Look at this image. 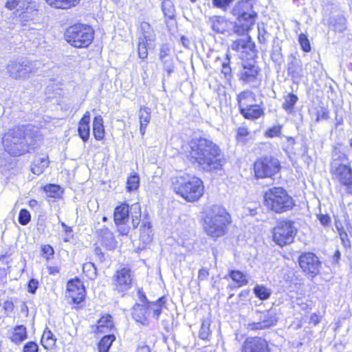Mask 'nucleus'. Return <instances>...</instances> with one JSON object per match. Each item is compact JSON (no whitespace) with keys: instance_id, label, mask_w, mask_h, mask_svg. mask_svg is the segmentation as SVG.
<instances>
[{"instance_id":"obj_1","label":"nucleus","mask_w":352,"mask_h":352,"mask_svg":"<svg viewBox=\"0 0 352 352\" xmlns=\"http://www.w3.org/2000/svg\"><path fill=\"white\" fill-rule=\"evenodd\" d=\"M188 157L197 163L204 170L212 172L221 170L226 160L221 149L212 140L199 137L192 138L188 143Z\"/></svg>"},{"instance_id":"obj_2","label":"nucleus","mask_w":352,"mask_h":352,"mask_svg":"<svg viewBox=\"0 0 352 352\" xmlns=\"http://www.w3.org/2000/svg\"><path fill=\"white\" fill-rule=\"evenodd\" d=\"M36 131L27 126L10 129L2 137V145L6 152L13 157L30 153L36 140Z\"/></svg>"},{"instance_id":"obj_3","label":"nucleus","mask_w":352,"mask_h":352,"mask_svg":"<svg viewBox=\"0 0 352 352\" xmlns=\"http://www.w3.org/2000/svg\"><path fill=\"white\" fill-rule=\"evenodd\" d=\"M255 5L254 0H241L232 7L230 13L236 18L233 25V33L241 35L250 31L258 18Z\"/></svg>"},{"instance_id":"obj_4","label":"nucleus","mask_w":352,"mask_h":352,"mask_svg":"<svg viewBox=\"0 0 352 352\" xmlns=\"http://www.w3.org/2000/svg\"><path fill=\"white\" fill-rule=\"evenodd\" d=\"M231 221V217L225 208L213 205L204 219V229L208 236L217 239L226 233Z\"/></svg>"},{"instance_id":"obj_5","label":"nucleus","mask_w":352,"mask_h":352,"mask_svg":"<svg viewBox=\"0 0 352 352\" xmlns=\"http://www.w3.org/2000/svg\"><path fill=\"white\" fill-rule=\"evenodd\" d=\"M173 186L177 195L190 202L197 201L204 193L203 182L195 176H177L173 179Z\"/></svg>"},{"instance_id":"obj_6","label":"nucleus","mask_w":352,"mask_h":352,"mask_svg":"<svg viewBox=\"0 0 352 352\" xmlns=\"http://www.w3.org/2000/svg\"><path fill=\"white\" fill-rule=\"evenodd\" d=\"M264 199L266 206L278 214L291 210L295 206L293 198L281 187L270 188L265 192Z\"/></svg>"},{"instance_id":"obj_7","label":"nucleus","mask_w":352,"mask_h":352,"mask_svg":"<svg viewBox=\"0 0 352 352\" xmlns=\"http://www.w3.org/2000/svg\"><path fill=\"white\" fill-rule=\"evenodd\" d=\"M94 30L85 24L78 23L69 27L65 33V40L76 48L88 47L94 39Z\"/></svg>"},{"instance_id":"obj_8","label":"nucleus","mask_w":352,"mask_h":352,"mask_svg":"<svg viewBox=\"0 0 352 352\" xmlns=\"http://www.w3.org/2000/svg\"><path fill=\"white\" fill-rule=\"evenodd\" d=\"M130 217L133 228H138L141 217V208L138 203L131 206L123 203L115 208L113 220L116 224L128 223Z\"/></svg>"},{"instance_id":"obj_9","label":"nucleus","mask_w":352,"mask_h":352,"mask_svg":"<svg viewBox=\"0 0 352 352\" xmlns=\"http://www.w3.org/2000/svg\"><path fill=\"white\" fill-rule=\"evenodd\" d=\"M297 234L294 222L284 219L277 222L273 231V241L279 246L283 247L294 241Z\"/></svg>"},{"instance_id":"obj_10","label":"nucleus","mask_w":352,"mask_h":352,"mask_svg":"<svg viewBox=\"0 0 352 352\" xmlns=\"http://www.w3.org/2000/svg\"><path fill=\"white\" fill-rule=\"evenodd\" d=\"M280 170L279 160L272 155L258 157L254 164V171L257 179L272 177Z\"/></svg>"},{"instance_id":"obj_11","label":"nucleus","mask_w":352,"mask_h":352,"mask_svg":"<svg viewBox=\"0 0 352 352\" xmlns=\"http://www.w3.org/2000/svg\"><path fill=\"white\" fill-rule=\"evenodd\" d=\"M135 280V274L131 268L122 267L118 270L111 278L112 289L124 296L125 293L132 288Z\"/></svg>"},{"instance_id":"obj_12","label":"nucleus","mask_w":352,"mask_h":352,"mask_svg":"<svg viewBox=\"0 0 352 352\" xmlns=\"http://www.w3.org/2000/svg\"><path fill=\"white\" fill-rule=\"evenodd\" d=\"M37 67L38 62H32L26 58L21 57L10 60L6 69L9 75L17 80L28 78L29 74L34 72Z\"/></svg>"},{"instance_id":"obj_13","label":"nucleus","mask_w":352,"mask_h":352,"mask_svg":"<svg viewBox=\"0 0 352 352\" xmlns=\"http://www.w3.org/2000/svg\"><path fill=\"white\" fill-rule=\"evenodd\" d=\"M298 263L302 271L311 278L320 272L321 262L313 252L302 253L298 257Z\"/></svg>"},{"instance_id":"obj_14","label":"nucleus","mask_w":352,"mask_h":352,"mask_svg":"<svg viewBox=\"0 0 352 352\" xmlns=\"http://www.w3.org/2000/svg\"><path fill=\"white\" fill-rule=\"evenodd\" d=\"M331 172L333 179L340 184L347 187L352 186V169L349 166L334 161L331 164Z\"/></svg>"},{"instance_id":"obj_15","label":"nucleus","mask_w":352,"mask_h":352,"mask_svg":"<svg viewBox=\"0 0 352 352\" xmlns=\"http://www.w3.org/2000/svg\"><path fill=\"white\" fill-rule=\"evenodd\" d=\"M241 352H271V349L266 340L260 337H250L243 343Z\"/></svg>"},{"instance_id":"obj_16","label":"nucleus","mask_w":352,"mask_h":352,"mask_svg":"<svg viewBox=\"0 0 352 352\" xmlns=\"http://www.w3.org/2000/svg\"><path fill=\"white\" fill-rule=\"evenodd\" d=\"M260 72L258 66L252 63L245 62L238 74L239 80L245 83H254Z\"/></svg>"},{"instance_id":"obj_17","label":"nucleus","mask_w":352,"mask_h":352,"mask_svg":"<svg viewBox=\"0 0 352 352\" xmlns=\"http://www.w3.org/2000/svg\"><path fill=\"white\" fill-rule=\"evenodd\" d=\"M212 30L217 34H230V30L233 32L234 23L228 21L223 16H212L209 19Z\"/></svg>"},{"instance_id":"obj_18","label":"nucleus","mask_w":352,"mask_h":352,"mask_svg":"<svg viewBox=\"0 0 352 352\" xmlns=\"http://www.w3.org/2000/svg\"><path fill=\"white\" fill-rule=\"evenodd\" d=\"M258 42L260 44L261 50L263 52H266L267 50L268 42L276 36H273L272 33V27L266 25L264 23L258 24Z\"/></svg>"},{"instance_id":"obj_19","label":"nucleus","mask_w":352,"mask_h":352,"mask_svg":"<svg viewBox=\"0 0 352 352\" xmlns=\"http://www.w3.org/2000/svg\"><path fill=\"white\" fill-rule=\"evenodd\" d=\"M248 33L241 34L240 36H242V38L234 41L231 44L232 50L236 52H243L244 50L247 49L251 52H254L256 45Z\"/></svg>"},{"instance_id":"obj_20","label":"nucleus","mask_w":352,"mask_h":352,"mask_svg":"<svg viewBox=\"0 0 352 352\" xmlns=\"http://www.w3.org/2000/svg\"><path fill=\"white\" fill-rule=\"evenodd\" d=\"M287 71L293 82L298 84L302 76V67L300 60L292 57V60L287 63Z\"/></svg>"},{"instance_id":"obj_21","label":"nucleus","mask_w":352,"mask_h":352,"mask_svg":"<svg viewBox=\"0 0 352 352\" xmlns=\"http://www.w3.org/2000/svg\"><path fill=\"white\" fill-rule=\"evenodd\" d=\"M239 112L248 120H256L264 114L263 109L255 104H249L244 106L243 108L241 107Z\"/></svg>"},{"instance_id":"obj_22","label":"nucleus","mask_w":352,"mask_h":352,"mask_svg":"<svg viewBox=\"0 0 352 352\" xmlns=\"http://www.w3.org/2000/svg\"><path fill=\"white\" fill-rule=\"evenodd\" d=\"M90 113L87 111L80 119L78 126V133L84 142H87L90 135Z\"/></svg>"},{"instance_id":"obj_23","label":"nucleus","mask_w":352,"mask_h":352,"mask_svg":"<svg viewBox=\"0 0 352 352\" xmlns=\"http://www.w3.org/2000/svg\"><path fill=\"white\" fill-rule=\"evenodd\" d=\"M132 316L137 322L144 323L150 316L148 305L135 304L133 308Z\"/></svg>"},{"instance_id":"obj_24","label":"nucleus","mask_w":352,"mask_h":352,"mask_svg":"<svg viewBox=\"0 0 352 352\" xmlns=\"http://www.w3.org/2000/svg\"><path fill=\"white\" fill-rule=\"evenodd\" d=\"M259 320L263 323L264 327L268 329L276 325L278 322V317L275 309H270L260 313Z\"/></svg>"},{"instance_id":"obj_25","label":"nucleus","mask_w":352,"mask_h":352,"mask_svg":"<svg viewBox=\"0 0 352 352\" xmlns=\"http://www.w3.org/2000/svg\"><path fill=\"white\" fill-rule=\"evenodd\" d=\"M166 298L164 296H162L156 301L149 302L147 304L149 313H153V316L155 320H159L163 307H166Z\"/></svg>"},{"instance_id":"obj_26","label":"nucleus","mask_w":352,"mask_h":352,"mask_svg":"<svg viewBox=\"0 0 352 352\" xmlns=\"http://www.w3.org/2000/svg\"><path fill=\"white\" fill-rule=\"evenodd\" d=\"M48 156L45 155L34 160L31 164V171L36 175L43 173L45 169L49 166Z\"/></svg>"},{"instance_id":"obj_27","label":"nucleus","mask_w":352,"mask_h":352,"mask_svg":"<svg viewBox=\"0 0 352 352\" xmlns=\"http://www.w3.org/2000/svg\"><path fill=\"white\" fill-rule=\"evenodd\" d=\"M28 338L27 329L24 325H16L13 329L10 340L15 344L19 345Z\"/></svg>"},{"instance_id":"obj_28","label":"nucleus","mask_w":352,"mask_h":352,"mask_svg":"<svg viewBox=\"0 0 352 352\" xmlns=\"http://www.w3.org/2000/svg\"><path fill=\"white\" fill-rule=\"evenodd\" d=\"M270 56L272 61L276 65H280L283 62L282 48L278 37L273 38Z\"/></svg>"},{"instance_id":"obj_29","label":"nucleus","mask_w":352,"mask_h":352,"mask_svg":"<svg viewBox=\"0 0 352 352\" xmlns=\"http://www.w3.org/2000/svg\"><path fill=\"white\" fill-rule=\"evenodd\" d=\"M104 121L101 116H96L93 121V133L96 140H102L104 138Z\"/></svg>"},{"instance_id":"obj_30","label":"nucleus","mask_w":352,"mask_h":352,"mask_svg":"<svg viewBox=\"0 0 352 352\" xmlns=\"http://www.w3.org/2000/svg\"><path fill=\"white\" fill-rule=\"evenodd\" d=\"M102 243L109 250L113 249L116 245V240L108 228H103L100 230Z\"/></svg>"},{"instance_id":"obj_31","label":"nucleus","mask_w":352,"mask_h":352,"mask_svg":"<svg viewBox=\"0 0 352 352\" xmlns=\"http://www.w3.org/2000/svg\"><path fill=\"white\" fill-rule=\"evenodd\" d=\"M141 36L138 39L146 41L148 42H154L155 40V33L151 25L145 21L140 24Z\"/></svg>"},{"instance_id":"obj_32","label":"nucleus","mask_w":352,"mask_h":352,"mask_svg":"<svg viewBox=\"0 0 352 352\" xmlns=\"http://www.w3.org/2000/svg\"><path fill=\"white\" fill-rule=\"evenodd\" d=\"M138 116L140 124V131L141 134L143 135H144L146 126L151 120L150 109L146 107H141L138 112Z\"/></svg>"},{"instance_id":"obj_33","label":"nucleus","mask_w":352,"mask_h":352,"mask_svg":"<svg viewBox=\"0 0 352 352\" xmlns=\"http://www.w3.org/2000/svg\"><path fill=\"white\" fill-rule=\"evenodd\" d=\"M140 239L144 244L149 243L153 239V231L151 224L148 221H144L140 226Z\"/></svg>"},{"instance_id":"obj_34","label":"nucleus","mask_w":352,"mask_h":352,"mask_svg":"<svg viewBox=\"0 0 352 352\" xmlns=\"http://www.w3.org/2000/svg\"><path fill=\"white\" fill-rule=\"evenodd\" d=\"M45 1L54 8L68 9L78 4L80 0H45Z\"/></svg>"},{"instance_id":"obj_35","label":"nucleus","mask_w":352,"mask_h":352,"mask_svg":"<svg viewBox=\"0 0 352 352\" xmlns=\"http://www.w3.org/2000/svg\"><path fill=\"white\" fill-rule=\"evenodd\" d=\"M283 99V109L288 113H293L294 107L298 100V97L294 94L289 93L284 96Z\"/></svg>"},{"instance_id":"obj_36","label":"nucleus","mask_w":352,"mask_h":352,"mask_svg":"<svg viewBox=\"0 0 352 352\" xmlns=\"http://www.w3.org/2000/svg\"><path fill=\"white\" fill-rule=\"evenodd\" d=\"M41 342L43 346L49 350L55 346L56 338L53 333L47 328L43 333Z\"/></svg>"},{"instance_id":"obj_37","label":"nucleus","mask_w":352,"mask_h":352,"mask_svg":"<svg viewBox=\"0 0 352 352\" xmlns=\"http://www.w3.org/2000/svg\"><path fill=\"white\" fill-rule=\"evenodd\" d=\"M164 16L169 19H174L176 10L173 2L171 0H164L161 5Z\"/></svg>"},{"instance_id":"obj_38","label":"nucleus","mask_w":352,"mask_h":352,"mask_svg":"<svg viewBox=\"0 0 352 352\" xmlns=\"http://www.w3.org/2000/svg\"><path fill=\"white\" fill-rule=\"evenodd\" d=\"M74 290H80V296H85V288L82 281L78 278L69 280L67 284V292H74Z\"/></svg>"},{"instance_id":"obj_39","label":"nucleus","mask_w":352,"mask_h":352,"mask_svg":"<svg viewBox=\"0 0 352 352\" xmlns=\"http://www.w3.org/2000/svg\"><path fill=\"white\" fill-rule=\"evenodd\" d=\"M116 337L113 334H109L103 336L98 344L99 352H109L111 346L112 345Z\"/></svg>"},{"instance_id":"obj_40","label":"nucleus","mask_w":352,"mask_h":352,"mask_svg":"<svg viewBox=\"0 0 352 352\" xmlns=\"http://www.w3.org/2000/svg\"><path fill=\"white\" fill-rule=\"evenodd\" d=\"M253 292L255 296L261 300H267L272 294V290L263 285H256Z\"/></svg>"},{"instance_id":"obj_41","label":"nucleus","mask_w":352,"mask_h":352,"mask_svg":"<svg viewBox=\"0 0 352 352\" xmlns=\"http://www.w3.org/2000/svg\"><path fill=\"white\" fill-rule=\"evenodd\" d=\"M43 190L47 196L53 198H60L63 192L59 185L52 184L45 186Z\"/></svg>"},{"instance_id":"obj_42","label":"nucleus","mask_w":352,"mask_h":352,"mask_svg":"<svg viewBox=\"0 0 352 352\" xmlns=\"http://www.w3.org/2000/svg\"><path fill=\"white\" fill-rule=\"evenodd\" d=\"M253 93L251 91L247 90L241 92L237 96V102L239 109L241 107L243 108L244 106L249 104V102H250L251 99H254Z\"/></svg>"},{"instance_id":"obj_43","label":"nucleus","mask_w":352,"mask_h":352,"mask_svg":"<svg viewBox=\"0 0 352 352\" xmlns=\"http://www.w3.org/2000/svg\"><path fill=\"white\" fill-rule=\"evenodd\" d=\"M230 277L233 281L239 284V286L246 285L248 281L246 278V276L239 270H231L229 272Z\"/></svg>"},{"instance_id":"obj_44","label":"nucleus","mask_w":352,"mask_h":352,"mask_svg":"<svg viewBox=\"0 0 352 352\" xmlns=\"http://www.w3.org/2000/svg\"><path fill=\"white\" fill-rule=\"evenodd\" d=\"M221 73L224 75L226 80H230L232 78L230 58L228 54H226V57L221 63Z\"/></svg>"},{"instance_id":"obj_45","label":"nucleus","mask_w":352,"mask_h":352,"mask_svg":"<svg viewBox=\"0 0 352 352\" xmlns=\"http://www.w3.org/2000/svg\"><path fill=\"white\" fill-rule=\"evenodd\" d=\"M82 270L85 275L91 280H94L97 276L96 267L92 263H85Z\"/></svg>"},{"instance_id":"obj_46","label":"nucleus","mask_w":352,"mask_h":352,"mask_svg":"<svg viewBox=\"0 0 352 352\" xmlns=\"http://www.w3.org/2000/svg\"><path fill=\"white\" fill-rule=\"evenodd\" d=\"M210 322L207 320H203L201 328L199 331V338L201 340H208L211 336L210 329Z\"/></svg>"},{"instance_id":"obj_47","label":"nucleus","mask_w":352,"mask_h":352,"mask_svg":"<svg viewBox=\"0 0 352 352\" xmlns=\"http://www.w3.org/2000/svg\"><path fill=\"white\" fill-rule=\"evenodd\" d=\"M213 8L223 12H226L230 8L234 0H211Z\"/></svg>"},{"instance_id":"obj_48","label":"nucleus","mask_w":352,"mask_h":352,"mask_svg":"<svg viewBox=\"0 0 352 352\" xmlns=\"http://www.w3.org/2000/svg\"><path fill=\"white\" fill-rule=\"evenodd\" d=\"M138 40V56L140 58L145 59L148 56V46L151 45L152 42L146 43V41Z\"/></svg>"},{"instance_id":"obj_49","label":"nucleus","mask_w":352,"mask_h":352,"mask_svg":"<svg viewBox=\"0 0 352 352\" xmlns=\"http://www.w3.org/2000/svg\"><path fill=\"white\" fill-rule=\"evenodd\" d=\"M140 178L137 174L131 175L126 182V188L128 191H132L139 188Z\"/></svg>"},{"instance_id":"obj_50","label":"nucleus","mask_w":352,"mask_h":352,"mask_svg":"<svg viewBox=\"0 0 352 352\" xmlns=\"http://www.w3.org/2000/svg\"><path fill=\"white\" fill-rule=\"evenodd\" d=\"M18 221L21 225L26 226L31 221V214L27 209H21L19 214Z\"/></svg>"},{"instance_id":"obj_51","label":"nucleus","mask_w":352,"mask_h":352,"mask_svg":"<svg viewBox=\"0 0 352 352\" xmlns=\"http://www.w3.org/2000/svg\"><path fill=\"white\" fill-rule=\"evenodd\" d=\"M298 42L304 52H308L311 51V45L309 41L305 34H300L298 36Z\"/></svg>"},{"instance_id":"obj_52","label":"nucleus","mask_w":352,"mask_h":352,"mask_svg":"<svg viewBox=\"0 0 352 352\" xmlns=\"http://www.w3.org/2000/svg\"><path fill=\"white\" fill-rule=\"evenodd\" d=\"M112 317L111 316L107 314L105 316H103L99 320H98V328L100 329L102 327H107L110 328L113 326L112 323Z\"/></svg>"},{"instance_id":"obj_53","label":"nucleus","mask_w":352,"mask_h":352,"mask_svg":"<svg viewBox=\"0 0 352 352\" xmlns=\"http://www.w3.org/2000/svg\"><path fill=\"white\" fill-rule=\"evenodd\" d=\"M281 126L276 125L274 126L270 129H268L265 135L267 138H274V137H278L280 135L281 133Z\"/></svg>"},{"instance_id":"obj_54","label":"nucleus","mask_w":352,"mask_h":352,"mask_svg":"<svg viewBox=\"0 0 352 352\" xmlns=\"http://www.w3.org/2000/svg\"><path fill=\"white\" fill-rule=\"evenodd\" d=\"M68 297L72 298V300L75 304H80L85 299V296H80V290H74V292H69Z\"/></svg>"},{"instance_id":"obj_55","label":"nucleus","mask_w":352,"mask_h":352,"mask_svg":"<svg viewBox=\"0 0 352 352\" xmlns=\"http://www.w3.org/2000/svg\"><path fill=\"white\" fill-rule=\"evenodd\" d=\"M316 115V122L327 120L329 118V111L327 108L320 107L319 109H317Z\"/></svg>"},{"instance_id":"obj_56","label":"nucleus","mask_w":352,"mask_h":352,"mask_svg":"<svg viewBox=\"0 0 352 352\" xmlns=\"http://www.w3.org/2000/svg\"><path fill=\"white\" fill-rule=\"evenodd\" d=\"M170 48L168 44H163L161 45L160 49V60L170 58Z\"/></svg>"},{"instance_id":"obj_57","label":"nucleus","mask_w":352,"mask_h":352,"mask_svg":"<svg viewBox=\"0 0 352 352\" xmlns=\"http://www.w3.org/2000/svg\"><path fill=\"white\" fill-rule=\"evenodd\" d=\"M161 60L163 63L164 69L167 72L168 76H170V74L174 70V65L172 58H166Z\"/></svg>"},{"instance_id":"obj_58","label":"nucleus","mask_w":352,"mask_h":352,"mask_svg":"<svg viewBox=\"0 0 352 352\" xmlns=\"http://www.w3.org/2000/svg\"><path fill=\"white\" fill-rule=\"evenodd\" d=\"M23 352H39L38 345L33 341L28 342L23 346Z\"/></svg>"},{"instance_id":"obj_59","label":"nucleus","mask_w":352,"mask_h":352,"mask_svg":"<svg viewBox=\"0 0 352 352\" xmlns=\"http://www.w3.org/2000/svg\"><path fill=\"white\" fill-rule=\"evenodd\" d=\"M337 228L339 232L340 238L344 246H345V247L350 246V241L349 239L346 232L344 231V230L343 228L340 229L338 227H337Z\"/></svg>"},{"instance_id":"obj_60","label":"nucleus","mask_w":352,"mask_h":352,"mask_svg":"<svg viewBox=\"0 0 352 352\" xmlns=\"http://www.w3.org/2000/svg\"><path fill=\"white\" fill-rule=\"evenodd\" d=\"M265 329L266 328L264 327L263 323L260 320L258 322L248 323L247 324V329L249 331L262 330Z\"/></svg>"},{"instance_id":"obj_61","label":"nucleus","mask_w":352,"mask_h":352,"mask_svg":"<svg viewBox=\"0 0 352 352\" xmlns=\"http://www.w3.org/2000/svg\"><path fill=\"white\" fill-rule=\"evenodd\" d=\"M38 282L34 278H32L29 280L28 285V291L31 294H35L38 289Z\"/></svg>"},{"instance_id":"obj_62","label":"nucleus","mask_w":352,"mask_h":352,"mask_svg":"<svg viewBox=\"0 0 352 352\" xmlns=\"http://www.w3.org/2000/svg\"><path fill=\"white\" fill-rule=\"evenodd\" d=\"M248 134V129L246 127L241 126L237 130L236 138L239 141H243V138Z\"/></svg>"},{"instance_id":"obj_63","label":"nucleus","mask_w":352,"mask_h":352,"mask_svg":"<svg viewBox=\"0 0 352 352\" xmlns=\"http://www.w3.org/2000/svg\"><path fill=\"white\" fill-rule=\"evenodd\" d=\"M126 223H121L116 224L118 226V230L122 235H126L129 232L131 228L127 226Z\"/></svg>"},{"instance_id":"obj_64","label":"nucleus","mask_w":352,"mask_h":352,"mask_svg":"<svg viewBox=\"0 0 352 352\" xmlns=\"http://www.w3.org/2000/svg\"><path fill=\"white\" fill-rule=\"evenodd\" d=\"M3 309L7 314L12 313L14 311V305L12 300H7L3 304Z\"/></svg>"}]
</instances>
